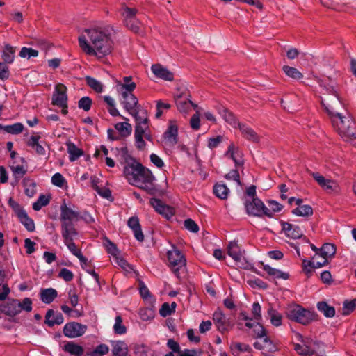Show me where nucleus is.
Instances as JSON below:
<instances>
[{
    "mask_svg": "<svg viewBox=\"0 0 356 356\" xmlns=\"http://www.w3.org/2000/svg\"><path fill=\"white\" fill-rule=\"evenodd\" d=\"M127 225L132 229L135 238L140 242L143 241L144 235L141 229L138 218L137 216H132L129 218L127 222Z\"/></svg>",
    "mask_w": 356,
    "mask_h": 356,
    "instance_id": "obj_24",
    "label": "nucleus"
},
{
    "mask_svg": "<svg viewBox=\"0 0 356 356\" xmlns=\"http://www.w3.org/2000/svg\"><path fill=\"white\" fill-rule=\"evenodd\" d=\"M178 128L176 124H170L164 133V138L170 141L172 144L177 143Z\"/></svg>",
    "mask_w": 356,
    "mask_h": 356,
    "instance_id": "obj_32",
    "label": "nucleus"
},
{
    "mask_svg": "<svg viewBox=\"0 0 356 356\" xmlns=\"http://www.w3.org/2000/svg\"><path fill=\"white\" fill-rule=\"evenodd\" d=\"M149 170L145 168L140 163L133 161L126 165L124 168V175L129 184L134 186H139L142 179L145 177Z\"/></svg>",
    "mask_w": 356,
    "mask_h": 356,
    "instance_id": "obj_4",
    "label": "nucleus"
},
{
    "mask_svg": "<svg viewBox=\"0 0 356 356\" xmlns=\"http://www.w3.org/2000/svg\"><path fill=\"white\" fill-rule=\"evenodd\" d=\"M108 346L106 344H99L92 350H88L84 356H104L108 353Z\"/></svg>",
    "mask_w": 356,
    "mask_h": 356,
    "instance_id": "obj_38",
    "label": "nucleus"
},
{
    "mask_svg": "<svg viewBox=\"0 0 356 356\" xmlns=\"http://www.w3.org/2000/svg\"><path fill=\"white\" fill-rule=\"evenodd\" d=\"M86 33L89 42L85 36L79 38L80 47L86 54L101 58L111 53L113 41L104 31L92 29H86Z\"/></svg>",
    "mask_w": 356,
    "mask_h": 356,
    "instance_id": "obj_2",
    "label": "nucleus"
},
{
    "mask_svg": "<svg viewBox=\"0 0 356 356\" xmlns=\"http://www.w3.org/2000/svg\"><path fill=\"white\" fill-rule=\"evenodd\" d=\"M332 103L322 102V107L335 131L346 140L356 139V122L344 108L343 102L335 98L332 99Z\"/></svg>",
    "mask_w": 356,
    "mask_h": 356,
    "instance_id": "obj_1",
    "label": "nucleus"
},
{
    "mask_svg": "<svg viewBox=\"0 0 356 356\" xmlns=\"http://www.w3.org/2000/svg\"><path fill=\"white\" fill-rule=\"evenodd\" d=\"M58 277L63 279L65 282H70L74 277V274L71 270L63 268L60 270Z\"/></svg>",
    "mask_w": 356,
    "mask_h": 356,
    "instance_id": "obj_63",
    "label": "nucleus"
},
{
    "mask_svg": "<svg viewBox=\"0 0 356 356\" xmlns=\"http://www.w3.org/2000/svg\"><path fill=\"white\" fill-rule=\"evenodd\" d=\"M67 102V87L63 83H58L52 95L51 104L58 106Z\"/></svg>",
    "mask_w": 356,
    "mask_h": 356,
    "instance_id": "obj_16",
    "label": "nucleus"
},
{
    "mask_svg": "<svg viewBox=\"0 0 356 356\" xmlns=\"http://www.w3.org/2000/svg\"><path fill=\"white\" fill-rule=\"evenodd\" d=\"M229 191L225 184H216L213 186V193L221 200L227 199Z\"/></svg>",
    "mask_w": 356,
    "mask_h": 356,
    "instance_id": "obj_39",
    "label": "nucleus"
},
{
    "mask_svg": "<svg viewBox=\"0 0 356 356\" xmlns=\"http://www.w3.org/2000/svg\"><path fill=\"white\" fill-rule=\"evenodd\" d=\"M40 138V136H31L30 139L29 140L27 145L35 149L37 154L39 155H44L45 149L44 148L38 143L39 139Z\"/></svg>",
    "mask_w": 356,
    "mask_h": 356,
    "instance_id": "obj_35",
    "label": "nucleus"
},
{
    "mask_svg": "<svg viewBox=\"0 0 356 356\" xmlns=\"http://www.w3.org/2000/svg\"><path fill=\"white\" fill-rule=\"evenodd\" d=\"M320 256L323 259L327 257H332L336 254V247L332 243H325L321 248H319Z\"/></svg>",
    "mask_w": 356,
    "mask_h": 356,
    "instance_id": "obj_36",
    "label": "nucleus"
},
{
    "mask_svg": "<svg viewBox=\"0 0 356 356\" xmlns=\"http://www.w3.org/2000/svg\"><path fill=\"white\" fill-rule=\"evenodd\" d=\"M263 269L268 274L276 279L288 280L289 274L288 273L282 272L278 269L270 267L269 265H264Z\"/></svg>",
    "mask_w": 356,
    "mask_h": 356,
    "instance_id": "obj_31",
    "label": "nucleus"
},
{
    "mask_svg": "<svg viewBox=\"0 0 356 356\" xmlns=\"http://www.w3.org/2000/svg\"><path fill=\"white\" fill-rule=\"evenodd\" d=\"M318 83H319L320 86L322 87L323 88H324L328 94L332 95V97H330L327 99H324L321 97H320V99H321L320 103L321 105H322V102H323L325 104H332V99H335V98L339 99V102H342V99L340 97V95H339L338 91L337 90V89L335 88V87L333 85L326 83L325 81H323L322 80L318 81Z\"/></svg>",
    "mask_w": 356,
    "mask_h": 356,
    "instance_id": "obj_18",
    "label": "nucleus"
},
{
    "mask_svg": "<svg viewBox=\"0 0 356 356\" xmlns=\"http://www.w3.org/2000/svg\"><path fill=\"white\" fill-rule=\"evenodd\" d=\"M8 204L13 209L17 217L22 215V213L26 212V211L19 205V204L12 198L9 199Z\"/></svg>",
    "mask_w": 356,
    "mask_h": 356,
    "instance_id": "obj_61",
    "label": "nucleus"
},
{
    "mask_svg": "<svg viewBox=\"0 0 356 356\" xmlns=\"http://www.w3.org/2000/svg\"><path fill=\"white\" fill-rule=\"evenodd\" d=\"M16 48L10 46V44H6L2 54V58L4 63L10 64L13 62L15 58Z\"/></svg>",
    "mask_w": 356,
    "mask_h": 356,
    "instance_id": "obj_34",
    "label": "nucleus"
},
{
    "mask_svg": "<svg viewBox=\"0 0 356 356\" xmlns=\"http://www.w3.org/2000/svg\"><path fill=\"white\" fill-rule=\"evenodd\" d=\"M114 332L117 334H124L127 332L126 327L122 323V318L117 316L115 318V324L113 325Z\"/></svg>",
    "mask_w": 356,
    "mask_h": 356,
    "instance_id": "obj_50",
    "label": "nucleus"
},
{
    "mask_svg": "<svg viewBox=\"0 0 356 356\" xmlns=\"http://www.w3.org/2000/svg\"><path fill=\"white\" fill-rule=\"evenodd\" d=\"M112 353L114 356H127L128 354V347L124 341H118L113 342Z\"/></svg>",
    "mask_w": 356,
    "mask_h": 356,
    "instance_id": "obj_30",
    "label": "nucleus"
},
{
    "mask_svg": "<svg viewBox=\"0 0 356 356\" xmlns=\"http://www.w3.org/2000/svg\"><path fill=\"white\" fill-rule=\"evenodd\" d=\"M291 212L298 216L308 217L313 215V209L310 205L304 204L293 209Z\"/></svg>",
    "mask_w": 356,
    "mask_h": 356,
    "instance_id": "obj_37",
    "label": "nucleus"
},
{
    "mask_svg": "<svg viewBox=\"0 0 356 356\" xmlns=\"http://www.w3.org/2000/svg\"><path fill=\"white\" fill-rule=\"evenodd\" d=\"M282 69L284 73L292 79L299 80L303 77V74L295 67L284 65Z\"/></svg>",
    "mask_w": 356,
    "mask_h": 356,
    "instance_id": "obj_46",
    "label": "nucleus"
},
{
    "mask_svg": "<svg viewBox=\"0 0 356 356\" xmlns=\"http://www.w3.org/2000/svg\"><path fill=\"white\" fill-rule=\"evenodd\" d=\"M87 330V326L77 322H70L65 325L63 334L69 338H76L82 336Z\"/></svg>",
    "mask_w": 356,
    "mask_h": 356,
    "instance_id": "obj_11",
    "label": "nucleus"
},
{
    "mask_svg": "<svg viewBox=\"0 0 356 356\" xmlns=\"http://www.w3.org/2000/svg\"><path fill=\"white\" fill-rule=\"evenodd\" d=\"M126 26L132 32L138 33L140 29V22L137 18L131 19L124 22Z\"/></svg>",
    "mask_w": 356,
    "mask_h": 356,
    "instance_id": "obj_53",
    "label": "nucleus"
},
{
    "mask_svg": "<svg viewBox=\"0 0 356 356\" xmlns=\"http://www.w3.org/2000/svg\"><path fill=\"white\" fill-rule=\"evenodd\" d=\"M24 125L21 122H16L13 124L6 125L5 126V132L13 135H17L21 134L24 130Z\"/></svg>",
    "mask_w": 356,
    "mask_h": 356,
    "instance_id": "obj_49",
    "label": "nucleus"
},
{
    "mask_svg": "<svg viewBox=\"0 0 356 356\" xmlns=\"http://www.w3.org/2000/svg\"><path fill=\"white\" fill-rule=\"evenodd\" d=\"M118 150L127 165H129V163L133 162V161H136L129 154L127 147H122L120 149H118Z\"/></svg>",
    "mask_w": 356,
    "mask_h": 356,
    "instance_id": "obj_60",
    "label": "nucleus"
},
{
    "mask_svg": "<svg viewBox=\"0 0 356 356\" xmlns=\"http://www.w3.org/2000/svg\"><path fill=\"white\" fill-rule=\"evenodd\" d=\"M49 197L44 195H40L38 200L33 204V209L35 211H39L42 207L47 205L49 203Z\"/></svg>",
    "mask_w": 356,
    "mask_h": 356,
    "instance_id": "obj_51",
    "label": "nucleus"
},
{
    "mask_svg": "<svg viewBox=\"0 0 356 356\" xmlns=\"http://www.w3.org/2000/svg\"><path fill=\"white\" fill-rule=\"evenodd\" d=\"M238 127L245 139L252 143H258L259 141V136L252 128L241 123H238Z\"/></svg>",
    "mask_w": 356,
    "mask_h": 356,
    "instance_id": "obj_25",
    "label": "nucleus"
},
{
    "mask_svg": "<svg viewBox=\"0 0 356 356\" xmlns=\"http://www.w3.org/2000/svg\"><path fill=\"white\" fill-rule=\"evenodd\" d=\"M122 96L123 97L122 104L124 108L129 113H132L136 110L142 108V106L138 104V98L132 92H122Z\"/></svg>",
    "mask_w": 356,
    "mask_h": 356,
    "instance_id": "obj_14",
    "label": "nucleus"
},
{
    "mask_svg": "<svg viewBox=\"0 0 356 356\" xmlns=\"http://www.w3.org/2000/svg\"><path fill=\"white\" fill-rule=\"evenodd\" d=\"M61 234L64 240L65 245L68 248L69 250L76 256L79 261L84 260V256L81 251L77 248L76 244L74 243V239L76 238L79 233L76 228H72L70 225H61Z\"/></svg>",
    "mask_w": 356,
    "mask_h": 356,
    "instance_id": "obj_6",
    "label": "nucleus"
},
{
    "mask_svg": "<svg viewBox=\"0 0 356 356\" xmlns=\"http://www.w3.org/2000/svg\"><path fill=\"white\" fill-rule=\"evenodd\" d=\"M146 131H143L140 129H135L134 131V137L136 140V148L139 150H143L145 149L146 143L143 140V135Z\"/></svg>",
    "mask_w": 356,
    "mask_h": 356,
    "instance_id": "obj_42",
    "label": "nucleus"
},
{
    "mask_svg": "<svg viewBox=\"0 0 356 356\" xmlns=\"http://www.w3.org/2000/svg\"><path fill=\"white\" fill-rule=\"evenodd\" d=\"M268 315L270 318L271 323L277 327L282 325V315L275 309L270 307L268 309Z\"/></svg>",
    "mask_w": 356,
    "mask_h": 356,
    "instance_id": "obj_44",
    "label": "nucleus"
},
{
    "mask_svg": "<svg viewBox=\"0 0 356 356\" xmlns=\"http://www.w3.org/2000/svg\"><path fill=\"white\" fill-rule=\"evenodd\" d=\"M317 309L327 318H332L335 315V309L326 302L321 301L317 303Z\"/></svg>",
    "mask_w": 356,
    "mask_h": 356,
    "instance_id": "obj_33",
    "label": "nucleus"
},
{
    "mask_svg": "<svg viewBox=\"0 0 356 356\" xmlns=\"http://www.w3.org/2000/svg\"><path fill=\"white\" fill-rule=\"evenodd\" d=\"M63 350L74 356H84L85 355L83 348L73 341H67L63 347Z\"/></svg>",
    "mask_w": 356,
    "mask_h": 356,
    "instance_id": "obj_26",
    "label": "nucleus"
},
{
    "mask_svg": "<svg viewBox=\"0 0 356 356\" xmlns=\"http://www.w3.org/2000/svg\"><path fill=\"white\" fill-rule=\"evenodd\" d=\"M64 318L60 312H55L54 309H49L45 315L44 323L52 327L55 325H60L63 323Z\"/></svg>",
    "mask_w": 356,
    "mask_h": 356,
    "instance_id": "obj_21",
    "label": "nucleus"
},
{
    "mask_svg": "<svg viewBox=\"0 0 356 356\" xmlns=\"http://www.w3.org/2000/svg\"><path fill=\"white\" fill-rule=\"evenodd\" d=\"M138 10L135 8L124 6L122 8V15L124 17V22L131 19L136 18Z\"/></svg>",
    "mask_w": 356,
    "mask_h": 356,
    "instance_id": "obj_47",
    "label": "nucleus"
},
{
    "mask_svg": "<svg viewBox=\"0 0 356 356\" xmlns=\"http://www.w3.org/2000/svg\"><path fill=\"white\" fill-rule=\"evenodd\" d=\"M135 119V129H140L144 131H149V118L145 109L140 108L130 113Z\"/></svg>",
    "mask_w": 356,
    "mask_h": 356,
    "instance_id": "obj_13",
    "label": "nucleus"
},
{
    "mask_svg": "<svg viewBox=\"0 0 356 356\" xmlns=\"http://www.w3.org/2000/svg\"><path fill=\"white\" fill-rule=\"evenodd\" d=\"M51 183L58 187L62 188L67 182L64 177L60 173L57 172L52 176Z\"/></svg>",
    "mask_w": 356,
    "mask_h": 356,
    "instance_id": "obj_59",
    "label": "nucleus"
},
{
    "mask_svg": "<svg viewBox=\"0 0 356 356\" xmlns=\"http://www.w3.org/2000/svg\"><path fill=\"white\" fill-rule=\"evenodd\" d=\"M184 227L188 231L197 233L199 231V227L197 224L192 219L188 218L184 221Z\"/></svg>",
    "mask_w": 356,
    "mask_h": 356,
    "instance_id": "obj_62",
    "label": "nucleus"
},
{
    "mask_svg": "<svg viewBox=\"0 0 356 356\" xmlns=\"http://www.w3.org/2000/svg\"><path fill=\"white\" fill-rule=\"evenodd\" d=\"M1 311L6 315L15 316L20 312V301L17 299L9 300L6 305L1 306Z\"/></svg>",
    "mask_w": 356,
    "mask_h": 356,
    "instance_id": "obj_22",
    "label": "nucleus"
},
{
    "mask_svg": "<svg viewBox=\"0 0 356 356\" xmlns=\"http://www.w3.org/2000/svg\"><path fill=\"white\" fill-rule=\"evenodd\" d=\"M245 209L248 215L257 217H262L263 216H266L269 218L273 217L270 210L258 197H254L251 201H246Z\"/></svg>",
    "mask_w": 356,
    "mask_h": 356,
    "instance_id": "obj_7",
    "label": "nucleus"
},
{
    "mask_svg": "<svg viewBox=\"0 0 356 356\" xmlns=\"http://www.w3.org/2000/svg\"><path fill=\"white\" fill-rule=\"evenodd\" d=\"M154 176L152 172L149 170L147 172V174H145V177L142 179L139 186H136L145 191L151 195H156L160 193V190L158 186L154 183Z\"/></svg>",
    "mask_w": 356,
    "mask_h": 356,
    "instance_id": "obj_10",
    "label": "nucleus"
},
{
    "mask_svg": "<svg viewBox=\"0 0 356 356\" xmlns=\"http://www.w3.org/2000/svg\"><path fill=\"white\" fill-rule=\"evenodd\" d=\"M289 319L301 323L308 325L316 319V314L307 310L301 306L296 305L289 308L286 312Z\"/></svg>",
    "mask_w": 356,
    "mask_h": 356,
    "instance_id": "obj_5",
    "label": "nucleus"
},
{
    "mask_svg": "<svg viewBox=\"0 0 356 356\" xmlns=\"http://www.w3.org/2000/svg\"><path fill=\"white\" fill-rule=\"evenodd\" d=\"M83 220L87 224H91L95 222L94 218L86 211L81 214L79 211L74 210L68 207L64 201L60 205V222L61 225H70L72 228L75 227V223Z\"/></svg>",
    "mask_w": 356,
    "mask_h": 356,
    "instance_id": "obj_3",
    "label": "nucleus"
},
{
    "mask_svg": "<svg viewBox=\"0 0 356 356\" xmlns=\"http://www.w3.org/2000/svg\"><path fill=\"white\" fill-rule=\"evenodd\" d=\"M227 253L236 262L238 263L240 268L244 269L248 268V263L244 257L245 250L241 248L237 241H233L229 242L227 245Z\"/></svg>",
    "mask_w": 356,
    "mask_h": 356,
    "instance_id": "obj_8",
    "label": "nucleus"
},
{
    "mask_svg": "<svg viewBox=\"0 0 356 356\" xmlns=\"http://www.w3.org/2000/svg\"><path fill=\"white\" fill-rule=\"evenodd\" d=\"M67 150L69 154V159L70 161L77 160L83 154V151L76 147V145L69 141L66 143Z\"/></svg>",
    "mask_w": 356,
    "mask_h": 356,
    "instance_id": "obj_29",
    "label": "nucleus"
},
{
    "mask_svg": "<svg viewBox=\"0 0 356 356\" xmlns=\"http://www.w3.org/2000/svg\"><path fill=\"white\" fill-rule=\"evenodd\" d=\"M38 56V51L32 48L22 47L19 51V56L22 58H26L29 59L31 57H36Z\"/></svg>",
    "mask_w": 356,
    "mask_h": 356,
    "instance_id": "obj_55",
    "label": "nucleus"
},
{
    "mask_svg": "<svg viewBox=\"0 0 356 356\" xmlns=\"http://www.w3.org/2000/svg\"><path fill=\"white\" fill-rule=\"evenodd\" d=\"M151 70L155 76L159 79L169 81H171L174 79L173 73L160 64L152 65Z\"/></svg>",
    "mask_w": 356,
    "mask_h": 356,
    "instance_id": "obj_19",
    "label": "nucleus"
},
{
    "mask_svg": "<svg viewBox=\"0 0 356 356\" xmlns=\"http://www.w3.org/2000/svg\"><path fill=\"white\" fill-rule=\"evenodd\" d=\"M227 154H231V158L234 161L236 167L243 165L244 164V160L243 159V154L241 151L238 148L234 149V146L233 144H231L229 146Z\"/></svg>",
    "mask_w": 356,
    "mask_h": 356,
    "instance_id": "obj_28",
    "label": "nucleus"
},
{
    "mask_svg": "<svg viewBox=\"0 0 356 356\" xmlns=\"http://www.w3.org/2000/svg\"><path fill=\"white\" fill-rule=\"evenodd\" d=\"M190 125L191 128L194 130H198L200 127V114L197 111L195 114H194L190 120Z\"/></svg>",
    "mask_w": 356,
    "mask_h": 356,
    "instance_id": "obj_64",
    "label": "nucleus"
},
{
    "mask_svg": "<svg viewBox=\"0 0 356 356\" xmlns=\"http://www.w3.org/2000/svg\"><path fill=\"white\" fill-rule=\"evenodd\" d=\"M169 266L173 272L178 276L179 269L184 266L186 260L180 250L174 248L173 250L168 252Z\"/></svg>",
    "mask_w": 356,
    "mask_h": 356,
    "instance_id": "obj_9",
    "label": "nucleus"
},
{
    "mask_svg": "<svg viewBox=\"0 0 356 356\" xmlns=\"http://www.w3.org/2000/svg\"><path fill=\"white\" fill-rule=\"evenodd\" d=\"M105 247L108 253L111 254L113 257H116V255L119 254V250L116 245L108 238L106 239Z\"/></svg>",
    "mask_w": 356,
    "mask_h": 356,
    "instance_id": "obj_58",
    "label": "nucleus"
},
{
    "mask_svg": "<svg viewBox=\"0 0 356 356\" xmlns=\"http://www.w3.org/2000/svg\"><path fill=\"white\" fill-rule=\"evenodd\" d=\"M356 307V298L353 299L351 300H346L343 302V305L342 307V314L343 315H348L350 314L355 308Z\"/></svg>",
    "mask_w": 356,
    "mask_h": 356,
    "instance_id": "obj_52",
    "label": "nucleus"
},
{
    "mask_svg": "<svg viewBox=\"0 0 356 356\" xmlns=\"http://www.w3.org/2000/svg\"><path fill=\"white\" fill-rule=\"evenodd\" d=\"M86 81L87 85L94 91L100 93L103 91V85L100 81L91 76H86Z\"/></svg>",
    "mask_w": 356,
    "mask_h": 356,
    "instance_id": "obj_45",
    "label": "nucleus"
},
{
    "mask_svg": "<svg viewBox=\"0 0 356 356\" xmlns=\"http://www.w3.org/2000/svg\"><path fill=\"white\" fill-rule=\"evenodd\" d=\"M213 321L218 330L222 333L228 331L231 326L229 319L227 318L225 314L219 309L213 313Z\"/></svg>",
    "mask_w": 356,
    "mask_h": 356,
    "instance_id": "obj_15",
    "label": "nucleus"
},
{
    "mask_svg": "<svg viewBox=\"0 0 356 356\" xmlns=\"http://www.w3.org/2000/svg\"><path fill=\"white\" fill-rule=\"evenodd\" d=\"M312 176L324 190L334 191L337 188V184L334 181L325 179L318 172H312Z\"/></svg>",
    "mask_w": 356,
    "mask_h": 356,
    "instance_id": "obj_23",
    "label": "nucleus"
},
{
    "mask_svg": "<svg viewBox=\"0 0 356 356\" xmlns=\"http://www.w3.org/2000/svg\"><path fill=\"white\" fill-rule=\"evenodd\" d=\"M230 348L234 354H239L245 352L250 353L252 351V348L249 345L239 342L232 343Z\"/></svg>",
    "mask_w": 356,
    "mask_h": 356,
    "instance_id": "obj_41",
    "label": "nucleus"
},
{
    "mask_svg": "<svg viewBox=\"0 0 356 356\" xmlns=\"http://www.w3.org/2000/svg\"><path fill=\"white\" fill-rule=\"evenodd\" d=\"M10 169L17 179L23 177L27 172L26 169L23 165H13L10 166Z\"/></svg>",
    "mask_w": 356,
    "mask_h": 356,
    "instance_id": "obj_57",
    "label": "nucleus"
},
{
    "mask_svg": "<svg viewBox=\"0 0 356 356\" xmlns=\"http://www.w3.org/2000/svg\"><path fill=\"white\" fill-rule=\"evenodd\" d=\"M151 206H152L155 211L163 215L166 218H170L173 215L172 209L163 204L162 201L157 198H152L149 201Z\"/></svg>",
    "mask_w": 356,
    "mask_h": 356,
    "instance_id": "obj_20",
    "label": "nucleus"
},
{
    "mask_svg": "<svg viewBox=\"0 0 356 356\" xmlns=\"http://www.w3.org/2000/svg\"><path fill=\"white\" fill-rule=\"evenodd\" d=\"M18 218L29 232H33L35 230L34 222L28 216L26 212L22 213V215L18 216Z\"/></svg>",
    "mask_w": 356,
    "mask_h": 356,
    "instance_id": "obj_43",
    "label": "nucleus"
},
{
    "mask_svg": "<svg viewBox=\"0 0 356 356\" xmlns=\"http://www.w3.org/2000/svg\"><path fill=\"white\" fill-rule=\"evenodd\" d=\"M131 76H124L123 78L124 83L120 84L121 92H133L136 88V85L135 83L131 81Z\"/></svg>",
    "mask_w": 356,
    "mask_h": 356,
    "instance_id": "obj_48",
    "label": "nucleus"
},
{
    "mask_svg": "<svg viewBox=\"0 0 356 356\" xmlns=\"http://www.w3.org/2000/svg\"><path fill=\"white\" fill-rule=\"evenodd\" d=\"M92 99L89 97H81L78 102V107L85 111H88L91 108Z\"/></svg>",
    "mask_w": 356,
    "mask_h": 356,
    "instance_id": "obj_56",
    "label": "nucleus"
},
{
    "mask_svg": "<svg viewBox=\"0 0 356 356\" xmlns=\"http://www.w3.org/2000/svg\"><path fill=\"white\" fill-rule=\"evenodd\" d=\"M115 128L119 131L122 137L129 136L132 131L131 125L127 122L117 123Z\"/></svg>",
    "mask_w": 356,
    "mask_h": 356,
    "instance_id": "obj_40",
    "label": "nucleus"
},
{
    "mask_svg": "<svg viewBox=\"0 0 356 356\" xmlns=\"http://www.w3.org/2000/svg\"><path fill=\"white\" fill-rule=\"evenodd\" d=\"M280 224L282 230L287 237L293 239L301 238L302 237V232L298 225L283 220L280 221Z\"/></svg>",
    "mask_w": 356,
    "mask_h": 356,
    "instance_id": "obj_17",
    "label": "nucleus"
},
{
    "mask_svg": "<svg viewBox=\"0 0 356 356\" xmlns=\"http://www.w3.org/2000/svg\"><path fill=\"white\" fill-rule=\"evenodd\" d=\"M139 316L141 320L147 321L154 317V311L151 308H142L139 310Z\"/></svg>",
    "mask_w": 356,
    "mask_h": 356,
    "instance_id": "obj_54",
    "label": "nucleus"
},
{
    "mask_svg": "<svg viewBox=\"0 0 356 356\" xmlns=\"http://www.w3.org/2000/svg\"><path fill=\"white\" fill-rule=\"evenodd\" d=\"M40 296L42 302L50 304L58 296V292L53 288L42 289L40 292Z\"/></svg>",
    "mask_w": 356,
    "mask_h": 356,
    "instance_id": "obj_27",
    "label": "nucleus"
},
{
    "mask_svg": "<svg viewBox=\"0 0 356 356\" xmlns=\"http://www.w3.org/2000/svg\"><path fill=\"white\" fill-rule=\"evenodd\" d=\"M191 95L188 92H181L175 95V103L177 109L181 113H187L191 107L196 108L197 105L194 104L189 97Z\"/></svg>",
    "mask_w": 356,
    "mask_h": 356,
    "instance_id": "obj_12",
    "label": "nucleus"
}]
</instances>
